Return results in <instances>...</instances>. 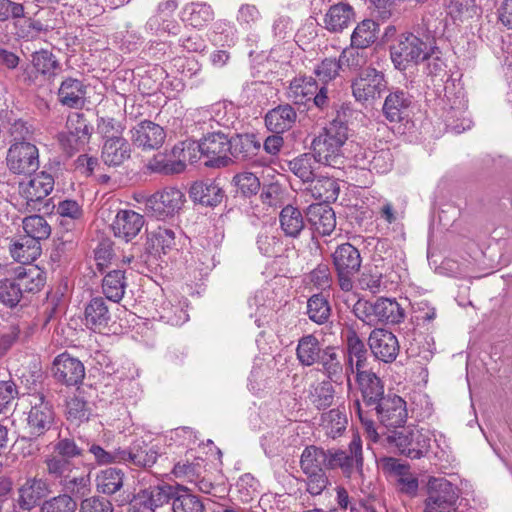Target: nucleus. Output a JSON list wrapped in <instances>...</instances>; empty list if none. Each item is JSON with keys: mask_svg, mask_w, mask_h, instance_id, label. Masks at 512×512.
<instances>
[{"mask_svg": "<svg viewBox=\"0 0 512 512\" xmlns=\"http://www.w3.org/2000/svg\"><path fill=\"white\" fill-rule=\"evenodd\" d=\"M347 416L339 408H334L321 416V425L325 434L332 439L341 436L347 427Z\"/></svg>", "mask_w": 512, "mask_h": 512, "instance_id": "52", "label": "nucleus"}, {"mask_svg": "<svg viewBox=\"0 0 512 512\" xmlns=\"http://www.w3.org/2000/svg\"><path fill=\"white\" fill-rule=\"evenodd\" d=\"M411 104L412 96L408 92L396 88L390 91L384 100L383 116L389 123L408 122Z\"/></svg>", "mask_w": 512, "mask_h": 512, "instance_id": "23", "label": "nucleus"}, {"mask_svg": "<svg viewBox=\"0 0 512 512\" xmlns=\"http://www.w3.org/2000/svg\"><path fill=\"white\" fill-rule=\"evenodd\" d=\"M332 383V380L326 378L309 386L307 398L317 410H325L333 405L336 390Z\"/></svg>", "mask_w": 512, "mask_h": 512, "instance_id": "35", "label": "nucleus"}, {"mask_svg": "<svg viewBox=\"0 0 512 512\" xmlns=\"http://www.w3.org/2000/svg\"><path fill=\"white\" fill-rule=\"evenodd\" d=\"M328 449L310 445L304 448L300 457V468L302 471H325L328 470Z\"/></svg>", "mask_w": 512, "mask_h": 512, "instance_id": "41", "label": "nucleus"}, {"mask_svg": "<svg viewBox=\"0 0 512 512\" xmlns=\"http://www.w3.org/2000/svg\"><path fill=\"white\" fill-rule=\"evenodd\" d=\"M355 380L361 393V405L367 408V412H372L387 396L383 381L371 370L357 373Z\"/></svg>", "mask_w": 512, "mask_h": 512, "instance_id": "20", "label": "nucleus"}, {"mask_svg": "<svg viewBox=\"0 0 512 512\" xmlns=\"http://www.w3.org/2000/svg\"><path fill=\"white\" fill-rule=\"evenodd\" d=\"M53 188L54 179L46 172L36 174L27 183H20L19 185L20 194L25 199L29 211H40L43 200L51 193Z\"/></svg>", "mask_w": 512, "mask_h": 512, "instance_id": "16", "label": "nucleus"}, {"mask_svg": "<svg viewBox=\"0 0 512 512\" xmlns=\"http://www.w3.org/2000/svg\"><path fill=\"white\" fill-rule=\"evenodd\" d=\"M354 8L344 2L330 6L324 16V27L331 33H340L354 21Z\"/></svg>", "mask_w": 512, "mask_h": 512, "instance_id": "29", "label": "nucleus"}, {"mask_svg": "<svg viewBox=\"0 0 512 512\" xmlns=\"http://www.w3.org/2000/svg\"><path fill=\"white\" fill-rule=\"evenodd\" d=\"M7 167L17 175H32L39 168V151L30 141L13 142L7 151Z\"/></svg>", "mask_w": 512, "mask_h": 512, "instance_id": "12", "label": "nucleus"}, {"mask_svg": "<svg viewBox=\"0 0 512 512\" xmlns=\"http://www.w3.org/2000/svg\"><path fill=\"white\" fill-rule=\"evenodd\" d=\"M86 86L77 78L66 77L58 89V101L66 107L79 109L85 104Z\"/></svg>", "mask_w": 512, "mask_h": 512, "instance_id": "30", "label": "nucleus"}, {"mask_svg": "<svg viewBox=\"0 0 512 512\" xmlns=\"http://www.w3.org/2000/svg\"><path fill=\"white\" fill-rule=\"evenodd\" d=\"M51 371L55 380L66 386H77L85 377L83 363L68 353H62L54 359Z\"/></svg>", "mask_w": 512, "mask_h": 512, "instance_id": "19", "label": "nucleus"}, {"mask_svg": "<svg viewBox=\"0 0 512 512\" xmlns=\"http://www.w3.org/2000/svg\"><path fill=\"white\" fill-rule=\"evenodd\" d=\"M182 157H184V153H182ZM186 160H188V154H186V158L178 160L168 158L165 155H156L148 162L147 168L151 172L164 175L178 174L185 170Z\"/></svg>", "mask_w": 512, "mask_h": 512, "instance_id": "53", "label": "nucleus"}, {"mask_svg": "<svg viewBox=\"0 0 512 512\" xmlns=\"http://www.w3.org/2000/svg\"><path fill=\"white\" fill-rule=\"evenodd\" d=\"M50 493L51 486L47 479L27 477L17 489L16 505L21 511L30 512L41 505Z\"/></svg>", "mask_w": 512, "mask_h": 512, "instance_id": "15", "label": "nucleus"}, {"mask_svg": "<svg viewBox=\"0 0 512 512\" xmlns=\"http://www.w3.org/2000/svg\"><path fill=\"white\" fill-rule=\"evenodd\" d=\"M20 286L26 287L16 279L0 280V302L10 308L17 306L23 296Z\"/></svg>", "mask_w": 512, "mask_h": 512, "instance_id": "62", "label": "nucleus"}, {"mask_svg": "<svg viewBox=\"0 0 512 512\" xmlns=\"http://www.w3.org/2000/svg\"><path fill=\"white\" fill-rule=\"evenodd\" d=\"M124 484V472L117 468H107L100 471L96 477L98 492L105 495L117 493Z\"/></svg>", "mask_w": 512, "mask_h": 512, "instance_id": "46", "label": "nucleus"}, {"mask_svg": "<svg viewBox=\"0 0 512 512\" xmlns=\"http://www.w3.org/2000/svg\"><path fill=\"white\" fill-rule=\"evenodd\" d=\"M432 434L428 429L417 427H402L394 430L388 436V441L394 444L399 452L410 459H420L426 456L431 447Z\"/></svg>", "mask_w": 512, "mask_h": 512, "instance_id": "6", "label": "nucleus"}, {"mask_svg": "<svg viewBox=\"0 0 512 512\" xmlns=\"http://www.w3.org/2000/svg\"><path fill=\"white\" fill-rule=\"evenodd\" d=\"M329 461L328 470L340 469L345 477L363 475V450L362 441L359 436H354L347 449H328Z\"/></svg>", "mask_w": 512, "mask_h": 512, "instance_id": "10", "label": "nucleus"}, {"mask_svg": "<svg viewBox=\"0 0 512 512\" xmlns=\"http://www.w3.org/2000/svg\"><path fill=\"white\" fill-rule=\"evenodd\" d=\"M30 409L26 417V429L32 439H38L49 432L55 424V411L52 403L43 393L28 396Z\"/></svg>", "mask_w": 512, "mask_h": 512, "instance_id": "7", "label": "nucleus"}, {"mask_svg": "<svg viewBox=\"0 0 512 512\" xmlns=\"http://www.w3.org/2000/svg\"><path fill=\"white\" fill-rule=\"evenodd\" d=\"M351 89L357 102L372 104L388 91V81L382 71L367 67L352 80Z\"/></svg>", "mask_w": 512, "mask_h": 512, "instance_id": "9", "label": "nucleus"}, {"mask_svg": "<svg viewBox=\"0 0 512 512\" xmlns=\"http://www.w3.org/2000/svg\"><path fill=\"white\" fill-rule=\"evenodd\" d=\"M66 129L59 134V142L67 153L73 154L89 143L93 128L83 113L73 112L67 118Z\"/></svg>", "mask_w": 512, "mask_h": 512, "instance_id": "13", "label": "nucleus"}, {"mask_svg": "<svg viewBox=\"0 0 512 512\" xmlns=\"http://www.w3.org/2000/svg\"><path fill=\"white\" fill-rule=\"evenodd\" d=\"M44 464L46 473L59 483L75 469V465L72 461L64 459L54 453L46 456Z\"/></svg>", "mask_w": 512, "mask_h": 512, "instance_id": "57", "label": "nucleus"}, {"mask_svg": "<svg viewBox=\"0 0 512 512\" xmlns=\"http://www.w3.org/2000/svg\"><path fill=\"white\" fill-rule=\"evenodd\" d=\"M230 157L236 160H249L258 154L261 142L254 134H237L230 137Z\"/></svg>", "mask_w": 512, "mask_h": 512, "instance_id": "36", "label": "nucleus"}, {"mask_svg": "<svg viewBox=\"0 0 512 512\" xmlns=\"http://www.w3.org/2000/svg\"><path fill=\"white\" fill-rule=\"evenodd\" d=\"M182 147L175 146L173 154L179 149L184 153V158L188 154L190 163L197 162V157L193 154L195 151L200 153L199 159H204V165L209 168H224L229 166L233 160L230 157V137L222 130L213 131L204 136L199 142L181 143Z\"/></svg>", "mask_w": 512, "mask_h": 512, "instance_id": "2", "label": "nucleus"}, {"mask_svg": "<svg viewBox=\"0 0 512 512\" xmlns=\"http://www.w3.org/2000/svg\"><path fill=\"white\" fill-rule=\"evenodd\" d=\"M78 508L77 500L68 494H58L44 500L39 512H76Z\"/></svg>", "mask_w": 512, "mask_h": 512, "instance_id": "60", "label": "nucleus"}, {"mask_svg": "<svg viewBox=\"0 0 512 512\" xmlns=\"http://www.w3.org/2000/svg\"><path fill=\"white\" fill-rule=\"evenodd\" d=\"M18 283L24 284L27 287L20 286L22 293H34L41 289L44 286V277L42 276V272L35 268L31 267L28 269H24L23 272H20L15 278Z\"/></svg>", "mask_w": 512, "mask_h": 512, "instance_id": "63", "label": "nucleus"}, {"mask_svg": "<svg viewBox=\"0 0 512 512\" xmlns=\"http://www.w3.org/2000/svg\"><path fill=\"white\" fill-rule=\"evenodd\" d=\"M171 506L173 512H203L204 505L196 495L192 494L186 487L181 485L173 486L171 495Z\"/></svg>", "mask_w": 512, "mask_h": 512, "instance_id": "40", "label": "nucleus"}, {"mask_svg": "<svg viewBox=\"0 0 512 512\" xmlns=\"http://www.w3.org/2000/svg\"><path fill=\"white\" fill-rule=\"evenodd\" d=\"M355 163L361 169L384 174L390 171L393 165V154L390 149L364 150L355 155Z\"/></svg>", "mask_w": 512, "mask_h": 512, "instance_id": "26", "label": "nucleus"}, {"mask_svg": "<svg viewBox=\"0 0 512 512\" xmlns=\"http://www.w3.org/2000/svg\"><path fill=\"white\" fill-rule=\"evenodd\" d=\"M153 248L164 254L171 251L176 245V233L172 228L159 226L151 237Z\"/></svg>", "mask_w": 512, "mask_h": 512, "instance_id": "64", "label": "nucleus"}, {"mask_svg": "<svg viewBox=\"0 0 512 512\" xmlns=\"http://www.w3.org/2000/svg\"><path fill=\"white\" fill-rule=\"evenodd\" d=\"M345 356L339 351L338 347L326 345L316 363L320 366V371L336 384L343 382L345 376V367L343 360Z\"/></svg>", "mask_w": 512, "mask_h": 512, "instance_id": "27", "label": "nucleus"}, {"mask_svg": "<svg viewBox=\"0 0 512 512\" xmlns=\"http://www.w3.org/2000/svg\"><path fill=\"white\" fill-rule=\"evenodd\" d=\"M26 236L38 241L47 239L51 234V227L43 216L32 215L22 221Z\"/></svg>", "mask_w": 512, "mask_h": 512, "instance_id": "59", "label": "nucleus"}, {"mask_svg": "<svg viewBox=\"0 0 512 512\" xmlns=\"http://www.w3.org/2000/svg\"><path fill=\"white\" fill-rule=\"evenodd\" d=\"M126 287L125 272L122 270H112L102 280L103 294L114 303H118L123 298Z\"/></svg>", "mask_w": 512, "mask_h": 512, "instance_id": "43", "label": "nucleus"}, {"mask_svg": "<svg viewBox=\"0 0 512 512\" xmlns=\"http://www.w3.org/2000/svg\"><path fill=\"white\" fill-rule=\"evenodd\" d=\"M184 201V194L179 189L168 187L150 196L146 201V209L157 219L164 220L178 213Z\"/></svg>", "mask_w": 512, "mask_h": 512, "instance_id": "14", "label": "nucleus"}, {"mask_svg": "<svg viewBox=\"0 0 512 512\" xmlns=\"http://www.w3.org/2000/svg\"><path fill=\"white\" fill-rule=\"evenodd\" d=\"M12 257L22 264L35 261L41 254V245L28 236L21 237L10 248Z\"/></svg>", "mask_w": 512, "mask_h": 512, "instance_id": "45", "label": "nucleus"}, {"mask_svg": "<svg viewBox=\"0 0 512 512\" xmlns=\"http://www.w3.org/2000/svg\"><path fill=\"white\" fill-rule=\"evenodd\" d=\"M368 345L374 357L384 363H392L400 350L397 337L381 328H376L370 333Z\"/></svg>", "mask_w": 512, "mask_h": 512, "instance_id": "22", "label": "nucleus"}, {"mask_svg": "<svg viewBox=\"0 0 512 512\" xmlns=\"http://www.w3.org/2000/svg\"><path fill=\"white\" fill-rule=\"evenodd\" d=\"M92 412V403L88 402L80 394H75L66 402L65 415L67 420L72 424L79 425L83 422H87L92 416Z\"/></svg>", "mask_w": 512, "mask_h": 512, "instance_id": "44", "label": "nucleus"}, {"mask_svg": "<svg viewBox=\"0 0 512 512\" xmlns=\"http://www.w3.org/2000/svg\"><path fill=\"white\" fill-rule=\"evenodd\" d=\"M355 316L369 326L382 323L398 324L405 311L395 299L380 297L374 302L359 299L353 306Z\"/></svg>", "mask_w": 512, "mask_h": 512, "instance_id": "3", "label": "nucleus"}, {"mask_svg": "<svg viewBox=\"0 0 512 512\" xmlns=\"http://www.w3.org/2000/svg\"><path fill=\"white\" fill-rule=\"evenodd\" d=\"M214 12L205 3H191L184 9V21L195 28H201L213 20Z\"/></svg>", "mask_w": 512, "mask_h": 512, "instance_id": "56", "label": "nucleus"}, {"mask_svg": "<svg viewBox=\"0 0 512 512\" xmlns=\"http://www.w3.org/2000/svg\"><path fill=\"white\" fill-rule=\"evenodd\" d=\"M131 147L128 141L122 137L104 141L101 151V159L105 165L117 167L130 158Z\"/></svg>", "mask_w": 512, "mask_h": 512, "instance_id": "34", "label": "nucleus"}, {"mask_svg": "<svg viewBox=\"0 0 512 512\" xmlns=\"http://www.w3.org/2000/svg\"><path fill=\"white\" fill-rule=\"evenodd\" d=\"M345 337L347 351L345 376L347 378V386L350 389L352 386L351 374L366 371L368 350L364 341L355 330H347Z\"/></svg>", "mask_w": 512, "mask_h": 512, "instance_id": "17", "label": "nucleus"}, {"mask_svg": "<svg viewBox=\"0 0 512 512\" xmlns=\"http://www.w3.org/2000/svg\"><path fill=\"white\" fill-rule=\"evenodd\" d=\"M85 440L81 437L78 439L71 437L60 438L53 445V453L72 461L74 458L82 457L85 451Z\"/></svg>", "mask_w": 512, "mask_h": 512, "instance_id": "58", "label": "nucleus"}, {"mask_svg": "<svg viewBox=\"0 0 512 512\" xmlns=\"http://www.w3.org/2000/svg\"><path fill=\"white\" fill-rule=\"evenodd\" d=\"M288 98L298 105L313 102L321 110L329 106L328 87H319L312 76L295 77L288 87Z\"/></svg>", "mask_w": 512, "mask_h": 512, "instance_id": "11", "label": "nucleus"}, {"mask_svg": "<svg viewBox=\"0 0 512 512\" xmlns=\"http://www.w3.org/2000/svg\"><path fill=\"white\" fill-rule=\"evenodd\" d=\"M63 493L71 495L72 498H83L91 490V478L89 473L66 476L60 483Z\"/></svg>", "mask_w": 512, "mask_h": 512, "instance_id": "51", "label": "nucleus"}, {"mask_svg": "<svg viewBox=\"0 0 512 512\" xmlns=\"http://www.w3.org/2000/svg\"><path fill=\"white\" fill-rule=\"evenodd\" d=\"M132 143L143 150L160 148L166 138L164 129L150 120L138 123L130 130Z\"/></svg>", "mask_w": 512, "mask_h": 512, "instance_id": "24", "label": "nucleus"}, {"mask_svg": "<svg viewBox=\"0 0 512 512\" xmlns=\"http://www.w3.org/2000/svg\"><path fill=\"white\" fill-rule=\"evenodd\" d=\"M121 464L137 468L153 466L159 456L158 448L142 438L134 440L128 448H121Z\"/></svg>", "mask_w": 512, "mask_h": 512, "instance_id": "21", "label": "nucleus"}, {"mask_svg": "<svg viewBox=\"0 0 512 512\" xmlns=\"http://www.w3.org/2000/svg\"><path fill=\"white\" fill-rule=\"evenodd\" d=\"M280 228L284 235L296 239L306 226L305 218L299 208L286 205L279 214Z\"/></svg>", "mask_w": 512, "mask_h": 512, "instance_id": "38", "label": "nucleus"}, {"mask_svg": "<svg viewBox=\"0 0 512 512\" xmlns=\"http://www.w3.org/2000/svg\"><path fill=\"white\" fill-rule=\"evenodd\" d=\"M482 9L477 0H450L448 14L454 21H465L477 17Z\"/></svg>", "mask_w": 512, "mask_h": 512, "instance_id": "54", "label": "nucleus"}, {"mask_svg": "<svg viewBox=\"0 0 512 512\" xmlns=\"http://www.w3.org/2000/svg\"><path fill=\"white\" fill-rule=\"evenodd\" d=\"M257 247L264 256L273 257L281 253V237L273 228H263L256 239Z\"/></svg>", "mask_w": 512, "mask_h": 512, "instance_id": "55", "label": "nucleus"}, {"mask_svg": "<svg viewBox=\"0 0 512 512\" xmlns=\"http://www.w3.org/2000/svg\"><path fill=\"white\" fill-rule=\"evenodd\" d=\"M318 161L312 153H304L289 162L290 171L304 184H309L315 177Z\"/></svg>", "mask_w": 512, "mask_h": 512, "instance_id": "49", "label": "nucleus"}, {"mask_svg": "<svg viewBox=\"0 0 512 512\" xmlns=\"http://www.w3.org/2000/svg\"><path fill=\"white\" fill-rule=\"evenodd\" d=\"M372 412L378 421L388 428L403 427L408 417L406 402L395 394H388Z\"/></svg>", "mask_w": 512, "mask_h": 512, "instance_id": "18", "label": "nucleus"}, {"mask_svg": "<svg viewBox=\"0 0 512 512\" xmlns=\"http://www.w3.org/2000/svg\"><path fill=\"white\" fill-rule=\"evenodd\" d=\"M189 194L194 202L206 206L218 205L224 196V192L219 185L211 181H197L193 183Z\"/></svg>", "mask_w": 512, "mask_h": 512, "instance_id": "37", "label": "nucleus"}, {"mask_svg": "<svg viewBox=\"0 0 512 512\" xmlns=\"http://www.w3.org/2000/svg\"><path fill=\"white\" fill-rule=\"evenodd\" d=\"M306 313L315 324H326L331 316V306L328 299L321 293L312 295L307 300Z\"/></svg>", "mask_w": 512, "mask_h": 512, "instance_id": "50", "label": "nucleus"}, {"mask_svg": "<svg viewBox=\"0 0 512 512\" xmlns=\"http://www.w3.org/2000/svg\"><path fill=\"white\" fill-rule=\"evenodd\" d=\"M341 62L336 58H325L318 63L314 68V75L317 78L318 84L327 86L330 82L339 76L341 69Z\"/></svg>", "mask_w": 512, "mask_h": 512, "instance_id": "61", "label": "nucleus"}, {"mask_svg": "<svg viewBox=\"0 0 512 512\" xmlns=\"http://www.w3.org/2000/svg\"><path fill=\"white\" fill-rule=\"evenodd\" d=\"M174 485H161L153 486L144 489L139 494L141 504L152 511L162 506L165 503L170 502L171 495L173 493Z\"/></svg>", "mask_w": 512, "mask_h": 512, "instance_id": "47", "label": "nucleus"}, {"mask_svg": "<svg viewBox=\"0 0 512 512\" xmlns=\"http://www.w3.org/2000/svg\"><path fill=\"white\" fill-rule=\"evenodd\" d=\"M349 129L345 122L333 120L312 140V154L318 164L341 169L344 167L346 157L343 147L348 140Z\"/></svg>", "mask_w": 512, "mask_h": 512, "instance_id": "1", "label": "nucleus"}, {"mask_svg": "<svg viewBox=\"0 0 512 512\" xmlns=\"http://www.w3.org/2000/svg\"><path fill=\"white\" fill-rule=\"evenodd\" d=\"M145 223L143 215L133 210H119L111 224L114 236L129 242L141 231Z\"/></svg>", "mask_w": 512, "mask_h": 512, "instance_id": "25", "label": "nucleus"}, {"mask_svg": "<svg viewBox=\"0 0 512 512\" xmlns=\"http://www.w3.org/2000/svg\"><path fill=\"white\" fill-rule=\"evenodd\" d=\"M111 321V313L106 300L94 297L85 307V324L93 331L102 332Z\"/></svg>", "mask_w": 512, "mask_h": 512, "instance_id": "31", "label": "nucleus"}, {"mask_svg": "<svg viewBox=\"0 0 512 512\" xmlns=\"http://www.w3.org/2000/svg\"><path fill=\"white\" fill-rule=\"evenodd\" d=\"M428 44L413 33H404L390 46L391 60L396 69L406 70L412 64H418L430 58Z\"/></svg>", "mask_w": 512, "mask_h": 512, "instance_id": "5", "label": "nucleus"}, {"mask_svg": "<svg viewBox=\"0 0 512 512\" xmlns=\"http://www.w3.org/2000/svg\"><path fill=\"white\" fill-rule=\"evenodd\" d=\"M297 113L290 104H282L269 110L265 115V125L273 133H284L295 124Z\"/></svg>", "mask_w": 512, "mask_h": 512, "instance_id": "32", "label": "nucleus"}, {"mask_svg": "<svg viewBox=\"0 0 512 512\" xmlns=\"http://www.w3.org/2000/svg\"><path fill=\"white\" fill-rule=\"evenodd\" d=\"M379 25L371 20L365 19L360 22L351 34V46L367 48L377 40Z\"/></svg>", "mask_w": 512, "mask_h": 512, "instance_id": "48", "label": "nucleus"}, {"mask_svg": "<svg viewBox=\"0 0 512 512\" xmlns=\"http://www.w3.org/2000/svg\"><path fill=\"white\" fill-rule=\"evenodd\" d=\"M33 68L46 79L54 78L61 71L57 57L49 50L41 49L31 55Z\"/></svg>", "mask_w": 512, "mask_h": 512, "instance_id": "42", "label": "nucleus"}, {"mask_svg": "<svg viewBox=\"0 0 512 512\" xmlns=\"http://www.w3.org/2000/svg\"><path fill=\"white\" fill-rule=\"evenodd\" d=\"M306 190L311 193L314 199L323 201V204H328L337 200L340 187L334 178L320 176L314 177Z\"/></svg>", "mask_w": 512, "mask_h": 512, "instance_id": "39", "label": "nucleus"}, {"mask_svg": "<svg viewBox=\"0 0 512 512\" xmlns=\"http://www.w3.org/2000/svg\"><path fill=\"white\" fill-rule=\"evenodd\" d=\"M323 348L325 345L314 334L303 335L297 343L296 359L300 365L311 367L319 361Z\"/></svg>", "mask_w": 512, "mask_h": 512, "instance_id": "33", "label": "nucleus"}, {"mask_svg": "<svg viewBox=\"0 0 512 512\" xmlns=\"http://www.w3.org/2000/svg\"><path fill=\"white\" fill-rule=\"evenodd\" d=\"M306 220L322 236L330 235L336 227L335 212L328 204L310 205L306 210Z\"/></svg>", "mask_w": 512, "mask_h": 512, "instance_id": "28", "label": "nucleus"}, {"mask_svg": "<svg viewBox=\"0 0 512 512\" xmlns=\"http://www.w3.org/2000/svg\"><path fill=\"white\" fill-rule=\"evenodd\" d=\"M388 246V239L377 241L373 257L374 264L367 267L359 278L361 288L369 290L373 294L379 293L387 287L385 279L390 276L394 268L393 251L389 250Z\"/></svg>", "mask_w": 512, "mask_h": 512, "instance_id": "4", "label": "nucleus"}, {"mask_svg": "<svg viewBox=\"0 0 512 512\" xmlns=\"http://www.w3.org/2000/svg\"><path fill=\"white\" fill-rule=\"evenodd\" d=\"M332 263L341 290L351 291L354 287V276L362 264L359 250L348 242L338 245L332 253Z\"/></svg>", "mask_w": 512, "mask_h": 512, "instance_id": "8", "label": "nucleus"}]
</instances>
